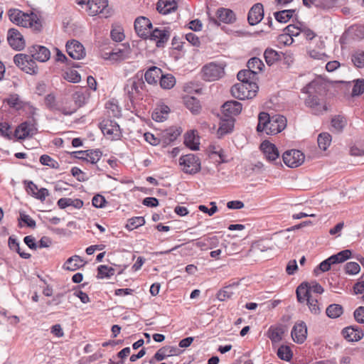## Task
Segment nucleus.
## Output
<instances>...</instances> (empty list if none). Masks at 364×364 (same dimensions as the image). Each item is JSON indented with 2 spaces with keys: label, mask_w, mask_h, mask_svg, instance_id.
<instances>
[{
  "label": "nucleus",
  "mask_w": 364,
  "mask_h": 364,
  "mask_svg": "<svg viewBox=\"0 0 364 364\" xmlns=\"http://www.w3.org/2000/svg\"><path fill=\"white\" fill-rule=\"evenodd\" d=\"M225 65L222 63H210L203 68V77L205 80L214 81L221 78L224 74Z\"/></svg>",
  "instance_id": "0eeeda50"
},
{
  "label": "nucleus",
  "mask_w": 364,
  "mask_h": 364,
  "mask_svg": "<svg viewBox=\"0 0 364 364\" xmlns=\"http://www.w3.org/2000/svg\"><path fill=\"white\" fill-rule=\"evenodd\" d=\"M184 104L193 114H197L201 109V105L198 99L192 96H186L183 98Z\"/></svg>",
  "instance_id": "7c9ffc66"
},
{
  "label": "nucleus",
  "mask_w": 364,
  "mask_h": 364,
  "mask_svg": "<svg viewBox=\"0 0 364 364\" xmlns=\"http://www.w3.org/2000/svg\"><path fill=\"white\" fill-rule=\"evenodd\" d=\"M237 79L240 82H249L255 83L254 81L256 79V75L252 70H242L237 73Z\"/></svg>",
  "instance_id": "e433bc0d"
},
{
  "label": "nucleus",
  "mask_w": 364,
  "mask_h": 364,
  "mask_svg": "<svg viewBox=\"0 0 364 364\" xmlns=\"http://www.w3.org/2000/svg\"><path fill=\"white\" fill-rule=\"evenodd\" d=\"M10 129H11V127L8 123H6V122L0 123V134H1V136H3L4 137H5L8 139H11V138H12V134H11V132Z\"/></svg>",
  "instance_id": "0e129e2a"
},
{
  "label": "nucleus",
  "mask_w": 364,
  "mask_h": 364,
  "mask_svg": "<svg viewBox=\"0 0 364 364\" xmlns=\"http://www.w3.org/2000/svg\"><path fill=\"white\" fill-rule=\"evenodd\" d=\"M184 144L192 150L196 151L199 149V138L196 136L194 131H191L186 134Z\"/></svg>",
  "instance_id": "473e14b6"
},
{
  "label": "nucleus",
  "mask_w": 364,
  "mask_h": 364,
  "mask_svg": "<svg viewBox=\"0 0 364 364\" xmlns=\"http://www.w3.org/2000/svg\"><path fill=\"white\" fill-rule=\"evenodd\" d=\"M264 63L262 60L256 57L252 58L247 62L248 70H252V71H254L255 75H256L259 72L262 71Z\"/></svg>",
  "instance_id": "58836bf2"
},
{
  "label": "nucleus",
  "mask_w": 364,
  "mask_h": 364,
  "mask_svg": "<svg viewBox=\"0 0 364 364\" xmlns=\"http://www.w3.org/2000/svg\"><path fill=\"white\" fill-rule=\"evenodd\" d=\"M306 304L312 314H318L321 312L317 299H314L313 296L309 298Z\"/></svg>",
  "instance_id": "bf43d9fd"
},
{
  "label": "nucleus",
  "mask_w": 364,
  "mask_h": 364,
  "mask_svg": "<svg viewBox=\"0 0 364 364\" xmlns=\"http://www.w3.org/2000/svg\"><path fill=\"white\" fill-rule=\"evenodd\" d=\"M85 262L78 255H74L68 258L64 263L63 267L64 269L74 272L83 267Z\"/></svg>",
  "instance_id": "b1692460"
},
{
  "label": "nucleus",
  "mask_w": 364,
  "mask_h": 364,
  "mask_svg": "<svg viewBox=\"0 0 364 364\" xmlns=\"http://www.w3.org/2000/svg\"><path fill=\"white\" fill-rule=\"evenodd\" d=\"M170 109L166 105H161L156 107L152 113V119L158 122H162L165 121L168 115Z\"/></svg>",
  "instance_id": "c756f323"
},
{
  "label": "nucleus",
  "mask_w": 364,
  "mask_h": 364,
  "mask_svg": "<svg viewBox=\"0 0 364 364\" xmlns=\"http://www.w3.org/2000/svg\"><path fill=\"white\" fill-rule=\"evenodd\" d=\"M264 157L270 162L276 161L279 156V151L274 144L264 141L260 145Z\"/></svg>",
  "instance_id": "a211bd4d"
},
{
  "label": "nucleus",
  "mask_w": 364,
  "mask_h": 364,
  "mask_svg": "<svg viewBox=\"0 0 364 364\" xmlns=\"http://www.w3.org/2000/svg\"><path fill=\"white\" fill-rule=\"evenodd\" d=\"M353 87L352 90V96H359L364 92V79H356L352 81Z\"/></svg>",
  "instance_id": "3c124183"
},
{
  "label": "nucleus",
  "mask_w": 364,
  "mask_h": 364,
  "mask_svg": "<svg viewBox=\"0 0 364 364\" xmlns=\"http://www.w3.org/2000/svg\"><path fill=\"white\" fill-rule=\"evenodd\" d=\"M6 101L11 107L16 108V109H20L23 106V102L21 100L19 96L16 94L10 95L9 97L6 100Z\"/></svg>",
  "instance_id": "5fc2aeb1"
},
{
  "label": "nucleus",
  "mask_w": 364,
  "mask_h": 364,
  "mask_svg": "<svg viewBox=\"0 0 364 364\" xmlns=\"http://www.w3.org/2000/svg\"><path fill=\"white\" fill-rule=\"evenodd\" d=\"M291 337L294 342L303 343L307 335V328L304 322L296 323L291 331Z\"/></svg>",
  "instance_id": "aec40b11"
},
{
  "label": "nucleus",
  "mask_w": 364,
  "mask_h": 364,
  "mask_svg": "<svg viewBox=\"0 0 364 364\" xmlns=\"http://www.w3.org/2000/svg\"><path fill=\"white\" fill-rule=\"evenodd\" d=\"M73 105L77 106V109L81 107L85 103V96L80 91H77L73 95Z\"/></svg>",
  "instance_id": "13d9d810"
},
{
  "label": "nucleus",
  "mask_w": 364,
  "mask_h": 364,
  "mask_svg": "<svg viewBox=\"0 0 364 364\" xmlns=\"http://www.w3.org/2000/svg\"><path fill=\"white\" fill-rule=\"evenodd\" d=\"M333 129L337 132H341L347 124L346 119L341 115L335 116L331 120Z\"/></svg>",
  "instance_id": "a19ab883"
},
{
  "label": "nucleus",
  "mask_w": 364,
  "mask_h": 364,
  "mask_svg": "<svg viewBox=\"0 0 364 364\" xmlns=\"http://www.w3.org/2000/svg\"><path fill=\"white\" fill-rule=\"evenodd\" d=\"M75 154L77 158L94 164L100 160L102 153L97 150H87L77 151Z\"/></svg>",
  "instance_id": "412c9836"
},
{
  "label": "nucleus",
  "mask_w": 364,
  "mask_h": 364,
  "mask_svg": "<svg viewBox=\"0 0 364 364\" xmlns=\"http://www.w3.org/2000/svg\"><path fill=\"white\" fill-rule=\"evenodd\" d=\"M181 133V129L171 127L161 133V140L164 144H169L172 141H175Z\"/></svg>",
  "instance_id": "a878e982"
},
{
  "label": "nucleus",
  "mask_w": 364,
  "mask_h": 364,
  "mask_svg": "<svg viewBox=\"0 0 364 364\" xmlns=\"http://www.w3.org/2000/svg\"><path fill=\"white\" fill-rule=\"evenodd\" d=\"M282 159L288 167L296 168L304 162L305 156L299 150L291 149L286 151L283 154Z\"/></svg>",
  "instance_id": "6e6552de"
},
{
  "label": "nucleus",
  "mask_w": 364,
  "mask_h": 364,
  "mask_svg": "<svg viewBox=\"0 0 364 364\" xmlns=\"http://www.w3.org/2000/svg\"><path fill=\"white\" fill-rule=\"evenodd\" d=\"M277 354L280 359L285 361H289L293 357L291 348L285 345H282L278 348Z\"/></svg>",
  "instance_id": "37998d69"
},
{
  "label": "nucleus",
  "mask_w": 364,
  "mask_h": 364,
  "mask_svg": "<svg viewBox=\"0 0 364 364\" xmlns=\"http://www.w3.org/2000/svg\"><path fill=\"white\" fill-rule=\"evenodd\" d=\"M66 50L68 54L75 60H80L85 56V50L83 46L75 40L67 43Z\"/></svg>",
  "instance_id": "f8f14e48"
},
{
  "label": "nucleus",
  "mask_w": 364,
  "mask_h": 364,
  "mask_svg": "<svg viewBox=\"0 0 364 364\" xmlns=\"http://www.w3.org/2000/svg\"><path fill=\"white\" fill-rule=\"evenodd\" d=\"M144 86L142 80V75H136L127 80L124 86V92L128 95L129 100L133 102L140 94L141 90Z\"/></svg>",
  "instance_id": "423d86ee"
},
{
  "label": "nucleus",
  "mask_w": 364,
  "mask_h": 364,
  "mask_svg": "<svg viewBox=\"0 0 364 364\" xmlns=\"http://www.w3.org/2000/svg\"><path fill=\"white\" fill-rule=\"evenodd\" d=\"M287 124V119L284 116L280 114L272 115L267 134H277L282 132L286 128Z\"/></svg>",
  "instance_id": "9b49d317"
},
{
  "label": "nucleus",
  "mask_w": 364,
  "mask_h": 364,
  "mask_svg": "<svg viewBox=\"0 0 364 364\" xmlns=\"http://www.w3.org/2000/svg\"><path fill=\"white\" fill-rule=\"evenodd\" d=\"M9 17L14 23L24 27H33L36 30H39L41 24L37 17L33 14L31 15L25 14L21 11L16 9H11L9 11Z\"/></svg>",
  "instance_id": "f03ea898"
},
{
  "label": "nucleus",
  "mask_w": 364,
  "mask_h": 364,
  "mask_svg": "<svg viewBox=\"0 0 364 364\" xmlns=\"http://www.w3.org/2000/svg\"><path fill=\"white\" fill-rule=\"evenodd\" d=\"M210 205H212L211 208H208L204 205H200L198 206V209L205 213H208L210 216L213 215L218 211V207L216 205V203L215 202H210Z\"/></svg>",
  "instance_id": "69168bd1"
},
{
  "label": "nucleus",
  "mask_w": 364,
  "mask_h": 364,
  "mask_svg": "<svg viewBox=\"0 0 364 364\" xmlns=\"http://www.w3.org/2000/svg\"><path fill=\"white\" fill-rule=\"evenodd\" d=\"M40 162L43 165L48 166L53 168H58V163L50 157L48 155H42L40 158Z\"/></svg>",
  "instance_id": "e2e57ef3"
},
{
  "label": "nucleus",
  "mask_w": 364,
  "mask_h": 364,
  "mask_svg": "<svg viewBox=\"0 0 364 364\" xmlns=\"http://www.w3.org/2000/svg\"><path fill=\"white\" fill-rule=\"evenodd\" d=\"M303 26V23L299 22L296 24H290L286 27L284 29L285 33L290 36L291 37L293 36H298L301 34V28Z\"/></svg>",
  "instance_id": "864d4df0"
},
{
  "label": "nucleus",
  "mask_w": 364,
  "mask_h": 364,
  "mask_svg": "<svg viewBox=\"0 0 364 364\" xmlns=\"http://www.w3.org/2000/svg\"><path fill=\"white\" fill-rule=\"evenodd\" d=\"M351 61L353 65L358 68H364V51L357 50L351 55Z\"/></svg>",
  "instance_id": "de8ad7c7"
},
{
  "label": "nucleus",
  "mask_w": 364,
  "mask_h": 364,
  "mask_svg": "<svg viewBox=\"0 0 364 364\" xmlns=\"http://www.w3.org/2000/svg\"><path fill=\"white\" fill-rule=\"evenodd\" d=\"M343 314V307L339 304H331L326 309V314L330 318H338Z\"/></svg>",
  "instance_id": "49530a36"
},
{
  "label": "nucleus",
  "mask_w": 364,
  "mask_h": 364,
  "mask_svg": "<svg viewBox=\"0 0 364 364\" xmlns=\"http://www.w3.org/2000/svg\"><path fill=\"white\" fill-rule=\"evenodd\" d=\"M79 5H87V11L90 16L102 14L107 18L109 15L107 0H77Z\"/></svg>",
  "instance_id": "20e7f679"
},
{
  "label": "nucleus",
  "mask_w": 364,
  "mask_h": 364,
  "mask_svg": "<svg viewBox=\"0 0 364 364\" xmlns=\"http://www.w3.org/2000/svg\"><path fill=\"white\" fill-rule=\"evenodd\" d=\"M179 165L181 166L183 172L191 175L197 173L201 168L199 158L193 154L181 156L179 158Z\"/></svg>",
  "instance_id": "39448f33"
},
{
  "label": "nucleus",
  "mask_w": 364,
  "mask_h": 364,
  "mask_svg": "<svg viewBox=\"0 0 364 364\" xmlns=\"http://www.w3.org/2000/svg\"><path fill=\"white\" fill-rule=\"evenodd\" d=\"M100 129L105 135L112 138L119 136L120 129L117 122L109 119L103 120L100 123Z\"/></svg>",
  "instance_id": "4468645a"
},
{
  "label": "nucleus",
  "mask_w": 364,
  "mask_h": 364,
  "mask_svg": "<svg viewBox=\"0 0 364 364\" xmlns=\"http://www.w3.org/2000/svg\"><path fill=\"white\" fill-rule=\"evenodd\" d=\"M176 84L175 77L171 75L167 74L165 75H161L160 77V85L164 89H171Z\"/></svg>",
  "instance_id": "c03bdc74"
},
{
  "label": "nucleus",
  "mask_w": 364,
  "mask_h": 364,
  "mask_svg": "<svg viewBox=\"0 0 364 364\" xmlns=\"http://www.w3.org/2000/svg\"><path fill=\"white\" fill-rule=\"evenodd\" d=\"M355 319L360 323H364V307H358L354 312Z\"/></svg>",
  "instance_id": "774afa93"
},
{
  "label": "nucleus",
  "mask_w": 364,
  "mask_h": 364,
  "mask_svg": "<svg viewBox=\"0 0 364 364\" xmlns=\"http://www.w3.org/2000/svg\"><path fill=\"white\" fill-rule=\"evenodd\" d=\"M129 55V49L124 48V49H117L114 51L110 53L109 59L114 60H122L128 58Z\"/></svg>",
  "instance_id": "a18cd8bd"
},
{
  "label": "nucleus",
  "mask_w": 364,
  "mask_h": 364,
  "mask_svg": "<svg viewBox=\"0 0 364 364\" xmlns=\"http://www.w3.org/2000/svg\"><path fill=\"white\" fill-rule=\"evenodd\" d=\"M64 78L71 82L76 83L80 81V75L76 70H69L64 74Z\"/></svg>",
  "instance_id": "052dcab7"
},
{
  "label": "nucleus",
  "mask_w": 364,
  "mask_h": 364,
  "mask_svg": "<svg viewBox=\"0 0 364 364\" xmlns=\"http://www.w3.org/2000/svg\"><path fill=\"white\" fill-rule=\"evenodd\" d=\"M342 333L348 341H358L363 337V332L354 326L345 328Z\"/></svg>",
  "instance_id": "4be33fe9"
},
{
  "label": "nucleus",
  "mask_w": 364,
  "mask_h": 364,
  "mask_svg": "<svg viewBox=\"0 0 364 364\" xmlns=\"http://www.w3.org/2000/svg\"><path fill=\"white\" fill-rule=\"evenodd\" d=\"M46 106L53 111H57L59 105V101H56L55 97L52 95H48L45 98Z\"/></svg>",
  "instance_id": "4d7b16f0"
},
{
  "label": "nucleus",
  "mask_w": 364,
  "mask_h": 364,
  "mask_svg": "<svg viewBox=\"0 0 364 364\" xmlns=\"http://www.w3.org/2000/svg\"><path fill=\"white\" fill-rule=\"evenodd\" d=\"M257 89L256 83L238 82L231 87V94L239 100L252 99L256 95Z\"/></svg>",
  "instance_id": "7ed1b4c3"
},
{
  "label": "nucleus",
  "mask_w": 364,
  "mask_h": 364,
  "mask_svg": "<svg viewBox=\"0 0 364 364\" xmlns=\"http://www.w3.org/2000/svg\"><path fill=\"white\" fill-rule=\"evenodd\" d=\"M360 270V265L357 262H350L346 263L345 266L346 273L348 274H356Z\"/></svg>",
  "instance_id": "680f3d73"
},
{
  "label": "nucleus",
  "mask_w": 364,
  "mask_h": 364,
  "mask_svg": "<svg viewBox=\"0 0 364 364\" xmlns=\"http://www.w3.org/2000/svg\"><path fill=\"white\" fill-rule=\"evenodd\" d=\"M37 133V128L34 120L24 122L17 127L15 130V136L18 139H24L31 137Z\"/></svg>",
  "instance_id": "1a4fd4ad"
},
{
  "label": "nucleus",
  "mask_w": 364,
  "mask_h": 364,
  "mask_svg": "<svg viewBox=\"0 0 364 364\" xmlns=\"http://www.w3.org/2000/svg\"><path fill=\"white\" fill-rule=\"evenodd\" d=\"M149 36L156 43L157 47H162L168 41L170 37V31L167 28L160 29L156 28L150 32Z\"/></svg>",
  "instance_id": "2eb2a0df"
},
{
  "label": "nucleus",
  "mask_w": 364,
  "mask_h": 364,
  "mask_svg": "<svg viewBox=\"0 0 364 364\" xmlns=\"http://www.w3.org/2000/svg\"><path fill=\"white\" fill-rule=\"evenodd\" d=\"M264 57L267 64L270 66L281 59V54L272 48H267Z\"/></svg>",
  "instance_id": "c9c22d12"
},
{
  "label": "nucleus",
  "mask_w": 364,
  "mask_h": 364,
  "mask_svg": "<svg viewBox=\"0 0 364 364\" xmlns=\"http://www.w3.org/2000/svg\"><path fill=\"white\" fill-rule=\"evenodd\" d=\"M97 270V277L100 279L109 278L114 274V269L107 265H100L98 267Z\"/></svg>",
  "instance_id": "603ef678"
},
{
  "label": "nucleus",
  "mask_w": 364,
  "mask_h": 364,
  "mask_svg": "<svg viewBox=\"0 0 364 364\" xmlns=\"http://www.w3.org/2000/svg\"><path fill=\"white\" fill-rule=\"evenodd\" d=\"M351 254L352 253L350 250H345L339 252L336 255L331 256L329 257V261H331V263H333V264L343 262L350 257Z\"/></svg>",
  "instance_id": "4c0bfd02"
},
{
  "label": "nucleus",
  "mask_w": 364,
  "mask_h": 364,
  "mask_svg": "<svg viewBox=\"0 0 364 364\" xmlns=\"http://www.w3.org/2000/svg\"><path fill=\"white\" fill-rule=\"evenodd\" d=\"M217 16L219 20L225 23H233L235 20V16L232 11L221 8L217 11Z\"/></svg>",
  "instance_id": "72a5a7b5"
},
{
  "label": "nucleus",
  "mask_w": 364,
  "mask_h": 364,
  "mask_svg": "<svg viewBox=\"0 0 364 364\" xmlns=\"http://www.w3.org/2000/svg\"><path fill=\"white\" fill-rule=\"evenodd\" d=\"M77 110V106L73 105V102L72 100H69L68 99H61L59 100V105L57 111L61 114L64 115H71Z\"/></svg>",
  "instance_id": "393cba45"
},
{
  "label": "nucleus",
  "mask_w": 364,
  "mask_h": 364,
  "mask_svg": "<svg viewBox=\"0 0 364 364\" xmlns=\"http://www.w3.org/2000/svg\"><path fill=\"white\" fill-rule=\"evenodd\" d=\"M296 298L299 302L304 303L309 298L311 297V294L309 287V282H302L298 286L296 290Z\"/></svg>",
  "instance_id": "cd10ccee"
},
{
  "label": "nucleus",
  "mask_w": 364,
  "mask_h": 364,
  "mask_svg": "<svg viewBox=\"0 0 364 364\" xmlns=\"http://www.w3.org/2000/svg\"><path fill=\"white\" fill-rule=\"evenodd\" d=\"M233 118L228 117V119H222L220 123V127L218 129L217 134L219 138L223 137L224 135L230 133L234 127Z\"/></svg>",
  "instance_id": "c85d7f7f"
},
{
  "label": "nucleus",
  "mask_w": 364,
  "mask_h": 364,
  "mask_svg": "<svg viewBox=\"0 0 364 364\" xmlns=\"http://www.w3.org/2000/svg\"><path fill=\"white\" fill-rule=\"evenodd\" d=\"M161 75V70L157 67L150 68L144 74L146 81L149 84L156 83L159 78Z\"/></svg>",
  "instance_id": "f704fd0d"
},
{
  "label": "nucleus",
  "mask_w": 364,
  "mask_h": 364,
  "mask_svg": "<svg viewBox=\"0 0 364 364\" xmlns=\"http://www.w3.org/2000/svg\"><path fill=\"white\" fill-rule=\"evenodd\" d=\"M305 105L311 108L315 114H319L326 110L325 103L316 95H309L305 100Z\"/></svg>",
  "instance_id": "dca6fc26"
},
{
  "label": "nucleus",
  "mask_w": 364,
  "mask_h": 364,
  "mask_svg": "<svg viewBox=\"0 0 364 364\" xmlns=\"http://www.w3.org/2000/svg\"><path fill=\"white\" fill-rule=\"evenodd\" d=\"M92 203L95 207L102 208L105 205L107 201L104 196L97 194L93 197Z\"/></svg>",
  "instance_id": "338daca9"
},
{
  "label": "nucleus",
  "mask_w": 364,
  "mask_h": 364,
  "mask_svg": "<svg viewBox=\"0 0 364 364\" xmlns=\"http://www.w3.org/2000/svg\"><path fill=\"white\" fill-rule=\"evenodd\" d=\"M331 141V136L328 133H321L318 136V145L323 151L326 150Z\"/></svg>",
  "instance_id": "09e8293b"
},
{
  "label": "nucleus",
  "mask_w": 364,
  "mask_h": 364,
  "mask_svg": "<svg viewBox=\"0 0 364 364\" xmlns=\"http://www.w3.org/2000/svg\"><path fill=\"white\" fill-rule=\"evenodd\" d=\"M9 247L11 250H15L18 255L24 259H28L31 257V255L29 253H26L24 252H21L19 246V242L13 237H9L8 241Z\"/></svg>",
  "instance_id": "ea45409f"
},
{
  "label": "nucleus",
  "mask_w": 364,
  "mask_h": 364,
  "mask_svg": "<svg viewBox=\"0 0 364 364\" xmlns=\"http://www.w3.org/2000/svg\"><path fill=\"white\" fill-rule=\"evenodd\" d=\"M272 117L267 112H261L258 116V124L257 126V131L258 132H264L267 134V129L269 126Z\"/></svg>",
  "instance_id": "2f4dec72"
},
{
  "label": "nucleus",
  "mask_w": 364,
  "mask_h": 364,
  "mask_svg": "<svg viewBox=\"0 0 364 364\" xmlns=\"http://www.w3.org/2000/svg\"><path fill=\"white\" fill-rule=\"evenodd\" d=\"M294 10H283L274 13L276 20L280 23L287 22L292 16Z\"/></svg>",
  "instance_id": "8fccbe9b"
},
{
  "label": "nucleus",
  "mask_w": 364,
  "mask_h": 364,
  "mask_svg": "<svg viewBox=\"0 0 364 364\" xmlns=\"http://www.w3.org/2000/svg\"><path fill=\"white\" fill-rule=\"evenodd\" d=\"M177 9L175 1L159 0L156 4L157 11L162 14H168Z\"/></svg>",
  "instance_id": "bb28decb"
},
{
  "label": "nucleus",
  "mask_w": 364,
  "mask_h": 364,
  "mask_svg": "<svg viewBox=\"0 0 364 364\" xmlns=\"http://www.w3.org/2000/svg\"><path fill=\"white\" fill-rule=\"evenodd\" d=\"M242 109V104L235 100L227 101L222 106L223 113L230 118H232L233 116L238 115L241 112Z\"/></svg>",
  "instance_id": "f3484780"
},
{
  "label": "nucleus",
  "mask_w": 364,
  "mask_h": 364,
  "mask_svg": "<svg viewBox=\"0 0 364 364\" xmlns=\"http://www.w3.org/2000/svg\"><path fill=\"white\" fill-rule=\"evenodd\" d=\"M285 328L282 325L271 326L267 331V336L272 343H278L282 340Z\"/></svg>",
  "instance_id": "5701e85b"
},
{
  "label": "nucleus",
  "mask_w": 364,
  "mask_h": 364,
  "mask_svg": "<svg viewBox=\"0 0 364 364\" xmlns=\"http://www.w3.org/2000/svg\"><path fill=\"white\" fill-rule=\"evenodd\" d=\"M264 17V9L262 4H255L248 13L247 20L250 25L259 23Z\"/></svg>",
  "instance_id": "6ab92c4d"
},
{
  "label": "nucleus",
  "mask_w": 364,
  "mask_h": 364,
  "mask_svg": "<svg viewBox=\"0 0 364 364\" xmlns=\"http://www.w3.org/2000/svg\"><path fill=\"white\" fill-rule=\"evenodd\" d=\"M30 55L19 53L14 57V63L22 70L28 74H36L38 67L35 60L41 63L50 59V50L43 46L35 45L28 48Z\"/></svg>",
  "instance_id": "f257e3e1"
},
{
  "label": "nucleus",
  "mask_w": 364,
  "mask_h": 364,
  "mask_svg": "<svg viewBox=\"0 0 364 364\" xmlns=\"http://www.w3.org/2000/svg\"><path fill=\"white\" fill-rule=\"evenodd\" d=\"M236 286L235 284L232 285H229L225 287L223 289H220L217 294V298L220 301H225L228 299H230L233 294V288Z\"/></svg>",
  "instance_id": "79ce46f5"
},
{
  "label": "nucleus",
  "mask_w": 364,
  "mask_h": 364,
  "mask_svg": "<svg viewBox=\"0 0 364 364\" xmlns=\"http://www.w3.org/2000/svg\"><path fill=\"white\" fill-rule=\"evenodd\" d=\"M7 40L9 45L14 49L21 50L25 46V41L21 33L16 28L8 31Z\"/></svg>",
  "instance_id": "ddd939ff"
},
{
  "label": "nucleus",
  "mask_w": 364,
  "mask_h": 364,
  "mask_svg": "<svg viewBox=\"0 0 364 364\" xmlns=\"http://www.w3.org/2000/svg\"><path fill=\"white\" fill-rule=\"evenodd\" d=\"M145 223V220L143 217H135L129 219L126 228L130 230H132L136 228L142 226Z\"/></svg>",
  "instance_id": "6e6d98bb"
},
{
  "label": "nucleus",
  "mask_w": 364,
  "mask_h": 364,
  "mask_svg": "<svg viewBox=\"0 0 364 364\" xmlns=\"http://www.w3.org/2000/svg\"><path fill=\"white\" fill-rule=\"evenodd\" d=\"M152 28L150 20L144 16H139L134 21V29L139 36L147 38Z\"/></svg>",
  "instance_id": "9d476101"
}]
</instances>
